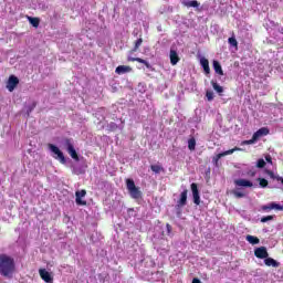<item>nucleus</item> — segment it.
<instances>
[{
    "mask_svg": "<svg viewBox=\"0 0 283 283\" xmlns=\"http://www.w3.org/2000/svg\"><path fill=\"white\" fill-rule=\"evenodd\" d=\"M17 271L14 259L8 254H0V275L3 277H12Z\"/></svg>",
    "mask_w": 283,
    "mask_h": 283,
    "instance_id": "obj_1",
    "label": "nucleus"
},
{
    "mask_svg": "<svg viewBox=\"0 0 283 283\" xmlns=\"http://www.w3.org/2000/svg\"><path fill=\"white\" fill-rule=\"evenodd\" d=\"M126 187L128 192L130 193V197L134 198V200H138L142 198L143 192H140V189L136 187V184L133 181V179H126Z\"/></svg>",
    "mask_w": 283,
    "mask_h": 283,
    "instance_id": "obj_2",
    "label": "nucleus"
},
{
    "mask_svg": "<svg viewBox=\"0 0 283 283\" xmlns=\"http://www.w3.org/2000/svg\"><path fill=\"white\" fill-rule=\"evenodd\" d=\"M49 149L52 151V154L55 155L53 156V158H55V160H59L61 165H65V163H67V160L65 159V155H63V151H61L57 146H55L54 144H50Z\"/></svg>",
    "mask_w": 283,
    "mask_h": 283,
    "instance_id": "obj_3",
    "label": "nucleus"
},
{
    "mask_svg": "<svg viewBox=\"0 0 283 283\" xmlns=\"http://www.w3.org/2000/svg\"><path fill=\"white\" fill-rule=\"evenodd\" d=\"M66 145V151L70 154L71 158L73 160L78 161V154L76 153V149H74V145L72 144V139H65Z\"/></svg>",
    "mask_w": 283,
    "mask_h": 283,
    "instance_id": "obj_4",
    "label": "nucleus"
},
{
    "mask_svg": "<svg viewBox=\"0 0 283 283\" xmlns=\"http://www.w3.org/2000/svg\"><path fill=\"white\" fill-rule=\"evenodd\" d=\"M85 196H87L86 190L76 191L75 192V202H76V205H78L80 207H85L87 205V201L82 199V198H85Z\"/></svg>",
    "mask_w": 283,
    "mask_h": 283,
    "instance_id": "obj_5",
    "label": "nucleus"
},
{
    "mask_svg": "<svg viewBox=\"0 0 283 283\" xmlns=\"http://www.w3.org/2000/svg\"><path fill=\"white\" fill-rule=\"evenodd\" d=\"M17 85H19V77L10 75L7 82V90L14 92V90H17Z\"/></svg>",
    "mask_w": 283,
    "mask_h": 283,
    "instance_id": "obj_6",
    "label": "nucleus"
},
{
    "mask_svg": "<svg viewBox=\"0 0 283 283\" xmlns=\"http://www.w3.org/2000/svg\"><path fill=\"white\" fill-rule=\"evenodd\" d=\"M39 274H40L41 280H43V282L54 283V277L52 276V274L50 272H48V270L40 269Z\"/></svg>",
    "mask_w": 283,
    "mask_h": 283,
    "instance_id": "obj_7",
    "label": "nucleus"
},
{
    "mask_svg": "<svg viewBox=\"0 0 283 283\" xmlns=\"http://www.w3.org/2000/svg\"><path fill=\"white\" fill-rule=\"evenodd\" d=\"M190 189L192 191V198L195 205H200V191L198 190V184H191Z\"/></svg>",
    "mask_w": 283,
    "mask_h": 283,
    "instance_id": "obj_8",
    "label": "nucleus"
},
{
    "mask_svg": "<svg viewBox=\"0 0 283 283\" xmlns=\"http://www.w3.org/2000/svg\"><path fill=\"white\" fill-rule=\"evenodd\" d=\"M254 255L259 260H265V258H269V251L266 250V247H260L254 250Z\"/></svg>",
    "mask_w": 283,
    "mask_h": 283,
    "instance_id": "obj_9",
    "label": "nucleus"
},
{
    "mask_svg": "<svg viewBox=\"0 0 283 283\" xmlns=\"http://www.w3.org/2000/svg\"><path fill=\"white\" fill-rule=\"evenodd\" d=\"M234 151H242V148L240 147H234L232 149L226 150L223 153L218 154L214 158L213 161L218 163V160H220V158H224V156H231V154H233Z\"/></svg>",
    "mask_w": 283,
    "mask_h": 283,
    "instance_id": "obj_10",
    "label": "nucleus"
},
{
    "mask_svg": "<svg viewBox=\"0 0 283 283\" xmlns=\"http://www.w3.org/2000/svg\"><path fill=\"white\" fill-rule=\"evenodd\" d=\"M276 209V211H283V207L280 203L271 202L270 205L262 206V211H271Z\"/></svg>",
    "mask_w": 283,
    "mask_h": 283,
    "instance_id": "obj_11",
    "label": "nucleus"
},
{
    "mask_svg": "<svg viewBox=\"0 0 283 283\" xmlns=\"http://www.w3.org/2000/svg\"><path fill=\"white\" fill-rule=\"evenodd\" d=\"M127 61H128V63H135V62L142 63L143 65H145L147 67V70H150V67H151V64H149L146 60H143L140 57L128 56Z\"/></svg>",
    "mask_w": 283,
    "mask_h": 283,
    "instance_id": "obj_12",
    "label": "nucleus"
},
{
    "mask_svg": "<svg viewBox=\"0 0 283 283\" xmlns=\"http://www.w3.org/2000/svg\"><path fill=\"white\" fill-rule=\"evenodd\" d=\"M189 193V190L185 189L181 193H180V198L177 202L178 207H186L187 206V195Z\"/></svg>",
    "mask_w": 283,
    "mask_h": 283,
    "instance_id": "obj_13",
    "label": "nucleus"
},
{
    "mask_svg": "<svg viewBox=\"0 0 283 283\" xmlns=\"http://www.w3.org/2000/svg\"><path fill=\"white\" fill-rule=\"evenodd\" d=\"M235 187H253V182L248 179H237L234 180Z\"/></svg>",
    "mask_w": 283,
    "mask_h": 283,
    "instance_id": "obj_14",
    "label": "nucleus"
},
{
    "mask_svg": "<svg viewBox=\"0 0 283 283\" xmlns=\"http://www.w3.org/2000/svg\"><path fill=\"white\" fill-rule=\"evenodd\" d=\"M179 62L180 56L178 55V52L176 50H170V64L178 65Z\"/></svg>",
    "mask_w": 283,
    "mask_h": 283,
    "instance_id": "obj_15",
    "label": "nucleus"
},
{
    "mask_svg": "<svg viewBox=\"0 0 283 283\" xmlns=\"http://www.w3.org/2000/svg\"><path fill=\"white\" fill-rule=\"evenodd\" d=\"M264 264L265 266H273L274 269H277L280 266V262L269 256L264 259Z\"/></svg>",
    "mask_w": 283,
    "mask_h": 283,
    "instance_id": "obj_16",
    "label": "nucleus"
},
{
    "mask_svg": "<svg viewBox=\"0 0 283 283\" xmlns=\"http://www.w3.org/2000/svg\"><path fill=\"white\" fill-rule=\"evenodd\" d=\"M200 65L203 67L205 74H211V69L209 67V60L206 57L200 59Z\"/></svg>",
    "mask_w": 283,
    "mask_h": 283,
    "instance_id": "obj_17",
    "label": "nucleus"
},
{
    "mask_svg": "<svg viewBox=\"0 0 283 283\" xmlns=\"http://www.w3.org/2000/svg\"><path fill=\"white\" fill-rule=\"evenodd\" d=\"M212 65L216 74H219V76H224V71L222 70V65H220V62L214 60L212 62Z\"/></svg>",
    "mask_w": 283,
    "mask_h": 283,
    "instance_id": "obj_18",
    "label": "nucleus"
},
{
    "mask_svg": "<svg viewBox=\"0 0 283 283\" xmlns=\"http://www.w3.org/2000/svg\"><path fill=\"white\" fill-rule=\"evenodd\" d=\"M269 134H270L269 128L262 127L259 130H256L253 135H254V138H256L258 140V138H261V136H269Z\"/></svg>",
    "mask_w": 283,
    "mask_h": 283,
    "instance_id": "obj_19",
    "label": "nucleus"
},
{
    "mask_svg": "<svg viewBox=\"0 0 283 283\" xmlns=\"http://www.w3.org/2000/svg\"><path fill=\"white\" fill-rule=\"evenodd\" d=\"M115 72L117 74H127V73L132 72V67L127 66V65H119L116 67Z\"/></svg>",
    "mask_w": 283,
    "mask_h": 283,
    "instance_id": "obj_20",
    "label": "nucleus"
},
{
    "mask_svg": "<svg viewBox=\"0 0 283 283\" xmlns=\"http://www.w3.org/2000/svg\"><path fill=\"white\" fill-rule=\"evenodd\" d=\"M265 174L272 179V180H277V182H281L283 185V177L276 176L273 170H265Z\"/></svg>",
    "mask_w": 283,
    "mask_h": 283,
    "instance_id": "obj_21",
    "label": "nucleus"
},
{
    "mask_svg": "<svg viewBox=\"0 0 283 283\" xmlns=\"http://www.w3.org/2000/svg\"><path fill=\"white\" fill-rule=\"evenodd\" d=\"M182 6H185L186 8H199L200 7V2H198V0L184 1Z\"/></svg>",
    "mask_w": 283,
    "mask_h": 283,
    "instance_id": "obj_22",
    "label": "nucleus"
},
{
    "mask_svg": "<svg viewBox=\"0 0 283 283\" xmlns=\"http://www.w3.org/2000/svg\"><path fill=\"white\" fill-rule=\"evenodd\" d=\"M210 83L217 94H222V92H224V88L220 86L218 82L212 80Z\"/></svg>",
    "mask_w": 283,
    "mask_h": 283,
    "instance_id": "obj_23",
    "label": "nucleus"
},
{
    "mask_svg": "<svg viewBox=\"0 0 283 283\" xmlns=\"http://www.w3.org/2000/svg\"><path fill=\"white\" fill-rule=\"evenodd\" d=\"M247 242H249L250 244H260V239L258 237H253L251 234H248L245 237Z\"/></svg>",
    "mask_w": 283,
    "mask_h": 283,
    "instance_id": "obj_24",
    "label": "nucleus"
},
{
    "mask_svg": "<svg viewBox=\"0 0 283 283\" xmlns=\"http://www.w3.org/2000/svg\"><path fill=\"white\" fill-rule=\"evenodd\" d=\"M231 193H232V196H234V198H245L247 197V193L240 191V188L232 190Z\"/></svg>",
    "mask_w": 283,
    "mask_h": 283,
    "instance_id": "obj_25",
    "label": "nucleus"
},
{
    "mask_svg": "<svg viewBox=\"0 0 283 283\" xmlns=\"http://www.w3.org/2000/svg\"><path fill=\"white\" fill-rule=\"evenodd\" d=\"M29 23H31L33 28H39V23H41V20L39 18L29 17Z\"/></svg>",
    "mask_w": 283,
    "mask_h": 283,
    "instance_id": "obj_26",
    "label": "nucleus"
},
{
    "mask_svg": "<svg viewBox=\"0 0 283 283\" xmlns=\"http://www.w3.org/2000/svg\"><path fill=\"white\" fill-rule=\"evenodd\" d=\"M150 169L154 171V174H160V171H165V168H163L160 165H151Z\"/></svg>",
    "mask_w": 283,
    "mask_h": 283,
    "instance_id": "obj_27",
    "label": "nucleus"
},
{
    "mask_svg": "<svg viewBox=\"0 0 283 283\" xmlns=\"http://www.w3.org/2000/svg\"><path fill=\"white\" fill-rule=\"evenodd\" d=\"M188 149H190V151H196V138H190L188 140Z\"/></svg>",
    "mask_w": 283,
    "mask_h": 283,
    "instance_id": "obj_28",
    "label": "nucleus"
},
{
    "mask_svg": "<svg viewBox=\"0 0 283 283\" xmlns=\"http://www.w3.org/2000/svg\"><path fill=\"white\" fill-rule=\"evenodd\" d=\"M258 182H259L261 189H266V187H269V180H266L264 178H258Z\"/></svg>",
    "mask_w": 283,
    "mask_h": 283,
    "instance_id": "obj_29",
    "label": "nucleus"
},
{
    "mask_svg": "<svg viewBox=\"0 0 283 283\" xmlns=\"http://www.w3.org/2000/svg\"><path fill=\"white\" fill-rule=\"evenodd\" d=\"M140 45H143V38H139L136 40L134 49L132 50V52H138V49L140 48Z\"/></svg>",
    "mask_w": 283,
    "mask_h": 283,
    "instance_id": "obj_30",
    "label": "nucleus"
},
{
    "mask_svg": "<svg viewBox=\"0 0 283 283\" xmlns=\"http://www.w3.org/2000/svg\"><path fill=\"white\" fill-rule=\"evenodd\" d=\"M228 43H229V45H231L232 48H238V40L235 39V36L229 38V39H228Z\"/></svg>",
    "mask_w": 283,
    "mask_h": 283,
    "instance_id": "obj_31",
    "label": "nucleus"
},
{
    "mask_svg": "<svg viewBox=\"0 0 283 283\" xmlns=\"http://www.w3.org/2000/svg\"><path fill=\"white\" fill-rule=\"evenodd\" d=\"M258 169H264L266 167V161H264L262 158L256 161Z\"/></svg>",
    "mask_w": 283,
    "mask_h": 283,
    "instance_id": "obj_32",
    "label": "nucleus"
},
{
    "mask_svg": "<svg viewBox=\"0 0 283 283\" xmlns=\"http://www.w3.org/2000/svg\"><path fill=\"white\" fill-rule=\"evenodd\" d=\"M258 140V138H255V135H252V138L249 140H243L242 145H253V143H255Z\"/></svg>",
    "mask_w": 283,
    "mask_h": 283,
    "instance_id": "obj_33",
    "label": "nucleus"
},
{
    "mask_svg": "<svg viewBox=\"0 0 283 283\" xmlns=\"http://www.w3.org/2000/svg\"><path fill=\"white\" fill-rule=\"evenodd\" d=\"M275 216H266L261 218V222H271V220H274Z\"/></svg>",
    "mask_w": 283,
    "mask_h": 283,
    "instance_id": "obj_34",
    "label": "nucleus"
},
{
    "mask_svg": "<svg viewBox=\"0 0 283 283\" xmlns=\"http://www.w3.org/2000/svg\"><path fill=\"white\" fill-rule=\"evenodd\" d=\"M206 97L208 98V101H213V92L207 91L206 92Z\"/></svg>",
    "mask_w": 283,
    "mask_h": 283,
    "instance_id": "obj_35",
    "label": "nucleus"
},
{
    "mask_svg": "<svg viewBox=\"0 0 283 283\" xmlns=\"http://www.w3.org/2000/svg\"><path fill=\"white\" fill-rule=\"evenodd\" d=\"M256 174L258 172L255 170H249L248 171V176H250V178H255Z\"/></svg>",
    "mask_w": 283,
    "mask_h": 283,
    "instance_id": "obj_36",
    "label": "nucleus"
},
{
    "mask_svg": "<svg viewBox=\"0 0 283 283\" xmlns=\"http://www.w3.org/2000/svg\"><path fill=\"white\" fill-rule=\"evenodd\" d=\"M265 160H266V163H269L270 165H273V158L271 157V155H266V156H265Z\"/></svg>",
    "mask_w": 283,
    "mask_h": 283,
    "instance_id": "obj_37",
    "label": "nucleus"
},
{
    "mask_svg": "<svg viewBox=\"0 0 283 283\" xmlns=\"http://www.w3.org/2000/svg\"><path fill=\"white\" fill-rule=\"evenodd\" d=\"M192 283H202V281H200V279H198V277H195V279L192 280Z\"/></svg>",
    "mask_w": 283,
    "mask_h": 283,
    "instance_id": "obj_38",
    "label": "nucleus"
},
{
    "mask_svg": "<svg viewBox=\"0 0 283 283\" xmlns=\"http://www.w3.org/2000/svg\"><path fill=\"white\" fill-rule=\"evenodd\" d=\"M167 231H168V233H171V226L169 224V223H167Z\"/></svg>",
    "mask_w": 283,
    "mask_h": 283,
    "instance_id": "obj_39",
    "label": "nucleus"
},
{
    "mask_svg": "<svg viewBox=\"0 0 283 283\" xmlns=\"http://www.w3.org/2000/svg\"><path fill=\"white\" fill-rule=\"evenodd\" d=\"M34 107H36V104H34L33 107H31V108L29 109V112H32V111L34 109Z\"/></svg>",
    "mask_w": 283,
    "mask_h": 283,
    "instance_id": "obj_40",
    "label": "nucleus"
}]
</instances>
